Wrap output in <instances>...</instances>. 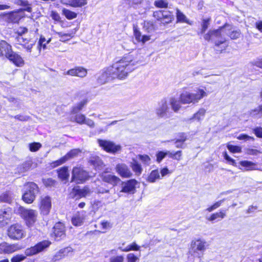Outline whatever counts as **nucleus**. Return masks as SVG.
<instances>
[{"label": "nucleus", "mask_w": 262, "mask_h": 262, "mask_svg": "<svg viewBox=\"0 0 262 262\" xmlns=\"http://www.w3.org/2000/svg\"><path fill=\"white\" fill-rule=\"evenodd\" d=\"M138 63L133 56L128 54L114 63L112 66L105 70L100 77L103 82H106L115 78L125 79L128 74L135 70V66Z\"/></svg>", "instance_id": "nucleus-1"}, {"label": "nucleus", "mask_w": 262, "mask_h": 262, "mask_svg": "<svg viewBox=\"0 0 262 262\" xmlns=\"http://www.w3.org/2000/svg\"><path fill=\"white\" fill-rule=\"evenodd\" d=\"M138 63L133 56L128 54L114 63L112 66L105 70L100 77L103 82H106L115 78L125 79L128 74L135 70V66Z\"/></svg>", "instance_id": "nucleus-2"}, {"label": "nucleus", "mask_w": 262, "mask_h": 262, "mask_svg": "<svg viewBox=\"0 0 262 262\" xmlns=\"http://www.w3.org/2000/svg\"><path fill=\"white\" fill-rule=\"evenodd\" d=\"M205 96H207L206 92L202 89H198L196 93L183 91L180 94L179 99L182 104H195Z\"/></svg>", "instance_id": "nucleus-3"}, {"label": "nucleus", "mask_w": 262, "mask_h": 262, "mask_svg": "<svg viewBox=\"0 0 262 262\" xmlns=\"http://www.w3.org/2000/svg\"><path fill=\"white\" fill-rule=\"evenodd\" d=\"M208 246L207 243L204 239H194L191 242L189 253L194 257L201 258Z\"/></svg>", "instance_id": "nucleus-4"}, {"label": "nucleus", "mask_w": 262, "mask_h": 262, "mask_svg": "<svg viewBox=\"0 0 262 262\" xmlns=\"http://www.w3.org/2000/svg\"><path fill=\"white\" fill-rule=\"evenodd\" d=\"M14 211L19 214L23 218L28 226H30L34 224L36 221L37 212L33 209H27L19 205H16Z\"/></svg>", "instance_id": "nucleus-5"}, {"label": "nucleus", "mask_w": 262, "mask_h": 262, "mask_svg": "<svg viewBox=\"0 0 262 262\" xmlns=\"http://www.w3.org/2000/svg\"><path fill=\"white\" fill-rule=\"evenodd\" d=\"M25 191L23 195V200L28 204H31L34 201L36 194L39 192L37 184L34 182H28L25 185Z\"/></svg>", "instance_id": "nucleus-6"}, {"label": "nucleus", "mask_w": 262, "mask_h": 262, "mask_svg": "<svg viewBox=\"0 0 262 262\" xmlns=\"http://www.w3.org/2000/svg\"><path fill=\"white\" fill-rule=\"evenodd\" d=\"M89 173L80 167H74L72 171V181L77 184L84 183L88 180Z\"/></svg>", "instance_id": "nucleus-7"}, {"label": "nucleus", "mask_w": 262, "mask_h": 262, "mask_svg": "<svg viewBox=\"0 0 262 262\" xmlns=\"http://www.w3.org/2000/svg\"><path fill=\"white\" fill-rule=\"evenodd\" d=\"M51 244V242L49 241H43L37 243L34 246L27 249L25 251V254L27 256L36 254L46 250Z\"/></svg>", "instance_id": "nucleus-8"}, {"label": "nucleus", "mask_w": 262, "mask_h": 262, "mask_svg": "<svg viewBox=\"0 0 262 262\" xmlns=\"http://www.w3.org/2000/svg\"><path fill=\"white\" fill-rule=\"evenodd\" d=\"M8 235L12 239H21L24 236V231L23 227L18 224L11 225L8 230Z\"/></svg>", "instance_id": "nucleus-9"}, {"label": "nucleus", "mask_w": 262, "mask_h": 262, "mask_svg": "<svg viewBox=\"0 0 262 262\" xmlns=\"http://www.w3.org/2000/svg\"><path fill=\"white\" fill-rule=\"evenodd\" d=\"M97 141L99 146L108 152L114 154L121 149L120 145H116L112 141L101 139H98Z\"/></svg>", "instance_id": "nucleus-10"}, {"label": "nucleus", "mask_w": 262, "mask_h": 262, "mask_svg": "<svg viewBox=\"0 0 262 262\" xmlns=\"http://www.w3.org/2000/svg\"><path fill=\"white\" fill-rule=\"evenodd\" d=\"M65 232L66 230L64 225L60 222H58L54 225L51 236L55 240L58 241L66 236Z\"/></svg>", "instance_id": "nucleus-11"}, {"label": "nucleus", "mask_w": 262, "mask_h": 262, "mask_svg": "<svg viewBox=\"0 0 262 262\" xmlns=\"http://www.w3.org/2000/svg\"><path fill=\"white\" fill-rule=\"evenodd\" d=\"M115 169L118 174L122 178H129L133 176V173L129 168L124 163H119L117 164Z\"/></svg>", "instance_id": "nucleus-12"}, {"label": "nucleus", "mask_w": 262, "mask_h": 262, "mask_svg": "<svg viewBox=\"0 0 262 262\" xmlns=\"http://www.w3.org/2000/svg\"><path fill=\"white\" fill-rule=\"evenodd\" d=\"M224 33V26L220 29L211 31L212 40L214 41L216 47L225 42V39L222 37V34Z\"/></svg>", "instance_id": "nucleus-13"}, {"label": "nucleus", "mask_w": 262, "mask_h": 262, "mask_svg": "<svg viewBox=\"0 0 262 262\" xmlns=\"http://www.w3.org/2000/svg\"><path fill=\"white\" fill-rule=\"evenodd\" d=\"M64 75H68L72 76H77L83 78L87 75V70L82 67H77L63 73Z\"/></svg>", "instance_id": "nucleus-14"}, {"label": "nucleus", "mask_w": 262, "mask_h": 262, "mask_svg": "<svg viewBox=\"0 0 262 262\" xmlns=\"http://www.w3.org/2000/svg\"><path fill=\"white\" fill-rule=\"evenodd\" d=\"M51 208V200L48 196H42L40 200V209L43 215H47Z\"/></svg>", "instance_id": "nucleus-15"}, {"label": "nucleus", "mask_w": 262, "mask_h": 262, "mask_svg": "<svg viewBox=\"0 0 262 262\" xmlns=\"http://www.w3.org/2000/svg\"><path fill=\"white\" fill-rule=\"evenodd\" d=\"M137 183V181L135 179H131L126 182H122L121 192L134 193Z\"/></svg>", "instance_id": "nucleus-16"}, {"label": "nucleus", "mask_w": 262, "mask_h": 262, "mask_svg": "<svg viewBox=\"0 0 262 262\" xmlns=\"http://www.w3.org/2000/svg\"><path fill=\"white\" fill-rule=\"evenodd\" d=\"M239 165L243 167L240 168L241 169L244 171L252 170H260L262 171V169L258 166L256 163L252 161L244 160L239 162Z\"/></svg>", "instance_id": "nucleus-17"}, {"label": "nucleus", "mask_w": 262, "mask_h": 262, "mask_svg": "<svg viewBox=\"0 0 262 262\" xmlns=\"http://www.w3.org/2000/svg\"><path fill=\"white\" fill-rule=\"evenodd\" d=\"M6 57L17 67H21L24 64V61L21 57L16 53L13 52L12 49Z\"/></svg>", "instance_id": "nucleus-18"}, {"label": "nucleus", "mask_w": 262, "mask_h": 262, "mask_svg": "<svg viewBox=\"0 0 262 262\" xmlns=\"http://www.w3.org/2000/svg\"><path fill=\"white\" fill-rule=\"evenodd\" d=\"M100 177L103 182L109 183L114 186H116L121 181L120 179L118 177L107 174L106 172L102 173Z\"/></svg>", "instance_id": "nucleus-19"}, {"label": "nucleus", "mask_w": 262, "mask_h": 262, "mask_svg": "<svg viewBox=\"0 0 262 262\" xmlns=\"http://www.w3.org/2000/svg\"><path fill=\"white\" fill-rule=\"evenodd\" d=\"M19 249L18 245L8 244L5 242L0 244V253H11Z\"/></svg>", "instance_id": "nucleus-20"}, {"label": "nucleus", "mask_w": 262, "mask_h": 262, "mask_svg": "<svg viewBox=\"0 0 262 262\" xmlns=\"http://www.w3.org/2000/svg\"><path fill=\"white\" fill-rule=\"evenodd\" d=\"M224 33L229 36L231 39H236L239 38L241 34L239 30H235L228 24H226L224 26Z\"/></svg>", "instance_id": "nucleus-21"}, {"label": "nucleus", "mask_w": 262, "mask_h": 262, "mask_svg": "<svg viewBox=\"0 0 262 262\" xmlns=\"http://www.w3.org/2000/svg\"><path fill=\"white\" fill-rule=\"evenodd\" d=\"M168 109L167 101L165 99H163L159 103V107L156 110V114L159 117L163 118L166 115Z\"/></svg>", "instance_id": "nucleus-22"}, {"label": "nucleus", "mask_w": 262, "mask_h": 262, "mask_svg": "<svg viewBox=\"0 0 262 262\" xmlns=\"http://www.w3.org/2000/svg\"><path fill=\"white\" fill-rule=\"evenodd\" d=\"M11 217V211L9 208L0 210V223L2 226L7 224Z\"/></svg>", "instance_id": "nucleus-23"}, {"label": "nucleus", "mask_w": 262, "mask_h": 262, "mask_svg": "<svg viewBox=\"0 0 262 262\" xmlns=\"http://www.w3.org/2000/svg\"><path fill=\"white\" fill-rule=\"evenodd\" d=\"M11 49V46L6 41L3 40H0V56L6 57Z\"/></svg>", "instance_id": "nucleus-24"}, {"label": "nucleus", "mask_w": 262, "mask_h": 262, "mask_svg": "<svg viewBox=\"0 0 262 262\" xmlns=\"http://www.w3.org/2000/svg\"><path fill=\"white\" fill-rule=\"evenodd\" d=\"M14 195L11 191H6L0 194V202L10 204L13 200Z\"/></svg>", "instance_id": "nucleus-25"}, {"label": "nucleus", "mask_w": 262, "mask_h": 262, "mask_svg": "<svg viewBox=\"0 0 262 262\" xmlns=\"http://www.w3.org/2000/svg\"><path fill=\"white\" fill-rule=\"evenodd\" d=\"M84 220V213L82 211L77 212L72 219V224L76 226H81Z\"/></svg>", "instance_id": "nucleus-26"}, {"label": "nucleus", "mask_w": 262, "mask_h": 262, "mask_svg": "<svg viewBox=\"0 0 262 262\" xmlns=\"http://www.w3.org/2000/svg\"><path fill=\"white\" fill-rule=\"evenodd\" d=\"M169 103L172 110L174 112H178L181 107L180 100H178L175 97H171L169 99Z\"/></svg>", "instance_id": "nucleus-27"}, {"label": "nucleus", "mask_w": 262, "mask_h": 262, "mask_svg": "<svg viewBox=\"0 0 262 262\" xmlns=\"http://www.w3.org/2000/svg\"><path fill=\"white\" fill-rule=\"evenodd\" d=\"M130 166L137 176H139L141 174L143 169L141 164L136 160L133 159Z\"/></svg>", "instance_id": "nucleus-28"}, {"label": "nucleus", "mask_w": 262, "mask_h": 262, "mask_svg": "<svg viewBox=\"0 0 262 262\" xmlns=\"http://www.w3.org/2000/svg\"><path fill=\"white\" fill-rule=\"evenodd\" d=\"M90 163L93 165L96 169H100L103 166V163L100 158L97 156L92 157L90 160Z\"/></svg>", "instance_id": "nucleus-29"}, {"label": "nucleus", "mask_w": 262, "mask_h": 262, "mask_svg": "<svg viewBox=\"0 0 262 262\" xmlns=\"http://www.w3.org/2000/svg\"><path fill=\"white\" fill-rule=\"evenodd\" d=\"M226 216L225 210H220L219 212L212 213L210 217L207 218V220L213 222L218 218L224 219Z\"/></svg>", "instance_id": "nucleus-30"}, {"label": "nucleus", "mask_w": 262, "mask_h": 262, "mask_svg": "<svg viewBox=\"0 0 262 262\" xmlns=\"http://www.w3.org/2000/svg\"><path fill=\"white\" fill-rule=\"evenodd\" d=\"M74 190H75L76 194L78 195L80 198L85 197L88 195L91 194L92 192V191L87 186L84 187L82 189H76L74 188Z\"/></svg>", "instance_id": "nucleus-31"}, {"label": "nucleus", "mask_w": 262, "mask_h": 262, "mask_svg": "<svg viewBox=\"0 0 262 262\" xmlns=\"http://www.w3.org/2000/svg\"><path fill=\"white\" fill-rule=\"evenodd\" d=\"M174 17L172 13L170 11H165L162 23L164 25L168 24L171 23L174 20Z\"/></svg>", "instance_id": "nucleus-32"}, {"label": "nucleus", "mask_w": 262, "mask_h": 262, "mask_svg": "<svg viewBox=\"0 0 262 262\" xmlns=\"http://www.w3.org/2000/svg\"><path fill=\"white\" fill-rule=\"evenodd\" d=\"M88 103L87 99H83L74 106L72 110V114H77Z\"/></svg>", "instance_id": "nucleus-33"}, {"label": "nucleus", "mask_w": 262, "mask_h": 262, "mask_svg": "<svg viewBox=\"0 0 262 262\" xmlns=\"http://www.w3.org/2000/svg\"><path fill=\"white\" fill-rule=\"evenodd\" d=\"M51 39L52 38L51 37L49 38L48 39H46V38L43 35H40L38 42V49L39 51H40L41 48H42L43 50L46 49L47 44L50 43L51 41Z\"/></svg>", "instance_id": "nucleus-34"}, {"label": "nucleus", "mask_w": 262, "mask_h": 262, "mask_svg": "<svg viewBox=\"0 0 262 262\" xmlns=\"http://www.w3.org/2000/svg\"><path fill=\"white\" fill-rule=\"evenodd\" d=\"M160 178V176L158 170H153L151 171L147 178V181L150 183H154L158 179Z\"/></svg>", "instance_id": "nucleus-35"}, {"label": "nucleus", "mask_w": 262, "mask_h": 262, "mask_svg": "<svg viewBox=\"0 0 262 262\" xmlns=\"http://www.w3.org/2000/svg\"><path fill=\"white\" fill-rule=\"evenodd\" d=\"M206 113V110L204 108H200L196 113H195L192 118H190L189 120L191 121L193 119L196 120L198 121H200L202 120Z\"/></svg>", "instance_id": "nucleus-36"}, {"label": "nucleus", "mask_w": 262, "mask_h": 262, "mask_svg": "<svg viewBox=\"0 0 262 262\" xmlns=\"http://www.w3.org/2000/svg\"><path fill=\"white\" fill-rule=\"evenodd\" d=\"M69 251L68 248H64L60 250L58 252L56 253V254L53 256L52 258V261L53 262L59 260L65 256V253H67Z\"/></svg>", "instance_id": "nucleus-37"}, {"label": "nucleus", "mask_w": 262, "mask_h": 262, "mask_svg": "<svg viewBox=\"0 0 262 262\" xmlns=\"http://www.w3.org/2000/svg\"><path fill=\"white\" fill-rule=\"evenodd\" d=\"M58 177L62 180H66L68 179L69 177L68 169L67 167H63L61 168L58 171Z\"/></svg>", "instance_id": "nucleus-38"}, {"label": "nucleus", "mask_w": 262, "mask_h": 262, "mask_svg": "<svg viewBox=\"0 0 262 262\" xmlns=\"http://www.w3.org/2000/svg\"><path fill=\"white\" fill-rule=\"evenodd\" d=\"M15 3L18 5L24 7V10L25 11H26L28 12H31L32 11V7L31 6V4H30L27 1L16 0Z\"/></svg>", "instance_id": "nucleus-39"}, {"label": "nucleus", "mask_w": 262, "mask_h": 262, "mask_svg": "<svg viewBox=\"0 0 262 262\" xmlns=\"http://www.w3.org/2000/svg\"><path fill=\"white\" fill-rule=\"evenodd\" d=\"M32 165V162L31 160H28L24 163H23L21 165H20L18 167V171L20 172H24L25 171H28Z\"/></svg>", "instance_id": "nucleus-40"}, {"label": "nucleus", "mask_w": 262, "mask_h": 262, "mask_svg": "<svg viewBox=\"0 0 262 262\" xmlns=\"http://www.w3.org/2000/svg\"><path fill=\"white\" fill-rule=\"evenodd\" d=\"M168 156L172 159L180 161L182 159V151L178 150L177 151H168Z\"/></svg>", "instance_id": "nucleus-41"}, {"label": "nucleus", "mask_w": 262, "mask_h": 262, "mask_svg": "<svg viewBox=\"0 0 262 262\" xmlns=\"http://www.w3.org/2000/svg\"><path fill=\"white\" fill-rule=\"evenodd\" d=\"M7 18L9 22L16 23L19 20L20 16L17 12H12L8 14Z\"/></svg>", "instance_id": "nucleus-42"}, {"label": "nucleus", "mask_w": 262, "mask_h": 262, "mask_svg": "<svg viewBox=\"0 0 262 262\" xmlns=\"http://www.w3.org/2000/svg\"><path fill=\"white\" fill-rule=\"evenodd\" d=\"M177 22L188 23V20L186 16L178 9H177Z\"/></svg>", "instance_id": "nucleus-43"}, {"label": "nucleus", "mask_w": 262, "mask_h": 262, "mask_svg": "<svg viewBox=\"0 0 262 262\" xmlns=\"http://www.w3.org/2000/svg\"><path fill=\"white\" fill-rule=\"evenodd\" d=\"M62 13L68 19H72L75 18L77 17V15L75 12L66 9H63L62 10Z\"/></svg>", "instance_id": "nucleus-44"}, {"label": "nucleus", "mask_w": 262, "mask_h": 262, "mask_svg": "<svg viewBox=\"0 0 262 262\" xmlns=\"http://www.w3.org/2000/svg\"><path fill=\"white\" fill-rule=\"evenodd\" d=\"M81 151L79 149H73L68 152L64 156L67 158V161L70 159L76 157Z\"/></svg>", "instance_id": "nucleus-45"}, {"label": "nucleus", "mask_w": 262, "mask_h": 262, "mask_svg": "<svg viewBox=\"0 0 262 262\" xmlns=\"http://www.w3.org/2000/svg\"><path fill=\"white\" fill-rule=\"evenodd\" d=\"M55 33L59 35L60 37L59 40L62 42L68 40L73 37L72 34L71 33H62L59 32H55Z\"/></svg>", "instance_id": "nucleus-46"}, {"label": "nucleus", "mask_w": 262, "mask_h": 262, "mask_svg": "<svg viewBox=\"0 0 262 262\" xmlns=\"http://www.w3.org/2000/svg\"><path fill=\"white\" fill-rule=\"evenodd\" d=\"M168 3L167 0H157L154 2L155 6L157 8H166Z\"/></svg>", "instance_id": "nucleus-47"}, {"label": "nucleus", "mask_w": 262, "mask_h": 262, "mask_svg": "<svg viewBox=\"0 0 262 262\" xmlns=\"http://www.w3.org/2000/svg\"><path fill=\"white\" fill-rule=\"evenodd\" d=\"M28 258L22 255H17L13 257L11 259V262H29Z\"/></svg>", "instance_id": "nucleus-48"}, {"label": "nucleus", "mask_w": 262, "mask_h": 262, "mask_svg": "<svg viewBox=\"0 0 262 262\" xmlns=\"http://www.w3.org/2000/svg\"><path fill=\"white\" fill-rule=\"evenodd\" d=\"M139 160L145 165H149L150 164L151 159L150 157L146 155H139L138 156Z\"/></svg>", "instance_id": "nucleus-49"}, {"label": "nucleus", "mask_w": 262, "mask_h": 262, "mask_svg": "<svg viewBox=\"0 0 262 262\" xmlns=\"http://www.w3.org/2000/svg\"><path fill=\"white\" fill-rule=\"evenodd\" d=\"M29 150L32 152H35L41 147V144L38 142H33L29 144Z\"/></svg>", "instance_id": "nucleus-50"}, {"label": "nucleus", "mask_w": 262, "mask_h": 262, "mask_svg": "<svg viewBox=\"0 0 262 262\" xmlns=\"http://www.w3.org/2000/svg\"><path fill=\"white\" fill-rule=\"evenodd\" d=\"M168 151H159L156 154V161L158 163H160L166 156H168Z\"/></svg>", "instance_id": "nucleus-51"}, {"label": "nucleus", "mask_w": 262, "mask_h": 262, "mask_svg": "<svg viewBox=\"0 0 262 262\" xmlns=\"http://www.w3.org/2000/svg\"><path fill=\"white\" fill-rule=\"evenodd\" d=\"M143 28L148 32H151L155 30V25L150 21L144 23Z\"/></svg>", "instance_id": "nucleus-52"}, {"label": "nucleus", "mask_w": 262, "mask_h": 262, "mask_svg": "<svg viewBox=\"0 0 262 262\" xmlns=\"http://www.w3.org/2000/svg\"><path fill=\"white\" fill-rule=\"evenodd\" d=\"M140 247L138 246L135 243H133L131 245L128 246L125 249H122L121 247H119V249H121V251L124 252H127L130 250H135L138 251L139 250Z\"/></svg>", "instance_id": "nucleus-53"}, {"label": "nucleus", "mask_w": 262, "mask_h": 262, "mask_svg": "<svg viewBox=\"0 0 262 262\" xmlns=\"http://www.w3.org/2000/svg\"><path fill=\"white\" fill-rule=\"evenodd\" d=\"M85 116L81 114H76L75 116V121L78 124H83L85 121Z\"/></svg>", "instance_id": "nucleus-54"}, {"label": "nucleus", "mask_w": 262, "mask_h": 262, "mask_svg": "<svg viewBox=\"0 0 262 262\" xmlns=\"http://www.w3.org/2000/svg\"><path fill=\"white\" fill-rule=\"evenodd\" d=\"M225 201V199L223 200H221L216 202H215L214 204H213L212 205H211L210 207L207 208L206 210L208 212H211L213 211L214 210L217 209L219 208L221 204L224 202Z\"/></svg>", "instance_id": "nucleus-55"}, {"label": "nucleus", "mask_w": 262, "mask_h": 262, "mask_svg": "<svg viewBox=\"0 0 262 262\" xmlns=\"http://www.w3.org/2000/svg\"><path fill=\"white\" fill-rule=\"evenodd\" d=\"M227 148L233 153H239L242 152V148L240 146L228 144Z\"/></svg>", "instance_id": "nucleus-56"}, {"label": "nucleus", "mask_w": 262, "mask_h": 262, "mask_svg": "<svg viewBox=\"0 0 262 262\" xmlns=\"http://www.w3.org/2000/svg\"><path fill=\"white\" fill-rule=\"evenodd\" d=\"M67 161V158H66V157H65V156H63L62 158H61L60 159L53 162L51 163V166L53 167H55L56 166H59V165L64 163Z\"/></svg>", "instance_id": "nucleus-57"}, {"label": "nucleus", "mask_w": 262, "mask_h": 262, "mask_svg": "<svg viewBox=\"0 0 262 262\" xmlns=\"http://www.w3.org/2000/svg\"><path fill=\"white\" fill-rule=\"evenodd\" d=\"M165 11L159 10L154 12L153 16L156 18L158 20L162 21Z\"/></svg>", "instance_id": "nucleus-58"}, {"label": "nucleus", "mask_w": 262, "mask_h": 262, "mask_svg": "<svg viewBox=\"0 0 262 262\" xmlns=\"http://www.w3.org/2000/svg\"><path fill=\"white\" fill-rule=\"evenodd\" d=\"M95 192L98 194L110 193V190L107 189L102 186H99L95 189Z\"/></svg>", "instance_id": "nucleus-59"}, {"label": "nucleus", "mask_w": 262, "mask_h": 262, "mask_svg": "<svg viewBox=\"0 0 262 262\" xmlns=\"http://www.w3.org/2000/svg\"><path fill=\"white\" fill-rule=\"evenodd\" d=\"M124 257L122 255L112 256L110 258V262H123Z\"/></svg>", "instance_id": "nucleus-60"}, {"label": "nucleus", "mask_w": 262, "mask_h": 262, "mask_svg": "<svg viewBox=\"0 0 262 262\" xmlns=\"http://www.w3.org/2000/svg\"><path fill=\"white\" fill-rule=\"evenodd\" d=\"M210 20V18L204 19L203 20L201 33H204L205 32V31L206 30V29L208 28Z\"/></svg>", "instance_id": "nucleus-61"}, {"label": "nucleus", "mask_w": 262, "mask_h": 262, "mask_svg": "<svg viewBox=\"0 0 262 262\" xmlns=\"http://www.w3.org/2000/svg\"><path fill=\"white\" fill-rule=\"evenodd\" d=\"M43 183L46 186H52L55 185L56 181L51 178L43 179Z\"/></svg>", "instance_id": "nucleus-62"}, {"label": "nucleus", "mask_w": 262, "mask_h": 262, "mask_svg": "<svg viewBox=\"0 0 262 262\" xmlns=\"http://www.w3.org/2000/svg\"><path fill=\"white\" fill-rule=\"evenodd\" d=\"M250 115L252 117H257L261 115V111H260V106H259L257 108L254 110H252L250 112Z\"/></svg>", "instance_id": "nucleus-63"}, {"label": "nucleus", "mask_w": 262, "mask_h": 262, "mask_svg": "<svg viewBox=\"0 0 262 262\" xmlns=\"http://www.w3.org/2000/svg\"><path fill=\"white\" fill-rule=\"evenodd\" d=\"M127 262H136L138 258L133 253H129L127 255Z\"/></svg>", "instance_id": "nucleus-64"}]
</instances>
